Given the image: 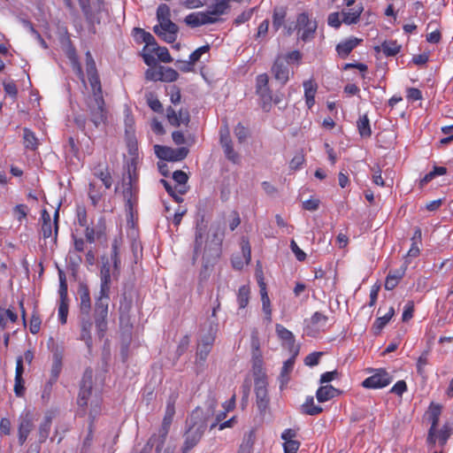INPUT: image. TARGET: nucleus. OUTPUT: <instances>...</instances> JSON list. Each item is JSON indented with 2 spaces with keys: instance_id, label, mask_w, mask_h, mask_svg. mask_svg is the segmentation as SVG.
Wrapping results in <instances>:
<instances>
[{
  "instance_id": "obj_3",
  "label": "nucleus",
  "mask_w": 453,
  "mask_h": 453,
  "mask_svg": "<svg viewBox=\"0 0 453 453\" xmlns=\"http://www.w3.org/2000/svg\"><path fill=\"white\" fill-rule=\"evenodd\" d=\"M177 393H172L169 395L166 402V407L162 425L158 432L159 434L158 435L153 434L148 441V445L151 444V446H155L156 453L161 452L165 441L166 440V436L168 434L170 426L175 415V403L177 402Z\"/></svg>"
},
{
  "instance_id": "obj_32",
  "label": "nucleus",
  "mask_w": 453,
  "mask_h": 453,
  "mask_svg": "<svg viewBox=\"0 0 453 453\" xmlns=\"http://www.w3.org/2000/svg\"><path fill=\"white\" fill-rule=\"evenodd\" d=\"M260 295L265 319L268 322H270L272 320V309L270 298L267 294L266 285H260Z\"/></svg>"
},
{
  "instance_id": "obj_38",
  "label": "nucleus",
  "mask_w": 453,
  "mask_h": 453,
  "mask_svg": "<svg viewBox=\"0 0 453 453\" xmlns=\"http://www.w3.org/2000/svg\"><path fill=\"white\" fill-rule=\"evenodd\" d=\"M18 319L17 313L11 309L0 308V327L4 329L7 326V322L11 321L15 323Z\"/></svg>"
},
{
  "instance_id": "obj_64",
  "label": "nucleus",
  "mask_w": 453,
  "mask_h": 453,
  "mask_svg": "<svg viewBox=\"0 0 453 453\" xmlns=\"http://www.w3.org/2000/svg\"><path fill=\"white\" fill-rule=\"evenodd\" d=\"M407 384L404 380H398L390 389V392L402 397V395L407 391Z\"/></svg>"
},
{
  "instance_id": "obj_61",
  "label": "nucleus",
  "mask_w": 453,
  "mask_h": 453,
  "mask_svg": "<svg viewBox=\"0 0 453 453\" xmlns=\"http://www.w3.org/2000/svg\"><path fill=\"white\" fill-rule=\"evenodd\" d=\"M184 22L189 27H197L201 26V20L198 12H193L186 16Z\"/></svg>"
},
{
  "instance_id": "obj_37",
  "label": "nucleus",
  "mask_w": 453,
  "mask_h": 453,
  "mask_svg": "<svg viewBox=\"0 0 453 453\" xmlns=\"http://www.w3.org/2000/svg\"><path fill=\"white\" fill-rule=\"evenodd\" d=\"M453 434V425L447 422L437 431L438 443L443 447Z\"/></svg>"
},
{
  "instance_id": "obj_40",
  "label": "nucleus",
  "mask_w": 453,
  "mask_h": 453,
  "mask_svg": "<svg viewBox=\"0 0 453 453\" xmlns=\"http://www.w3.org/2000/svg\"><path fill=\"white\" fill-rule=\"evenodd\" d=\"M402 46L396 41H384L382 42V52L386 57H394L401 50Z\"/></svg>"
},
{
  "instance_id": "obj_36",
  "label": "nucleus",
  "mask_w": 453,
  "mask_h": 453,
  "mask_svg": "<svg viewBox=\"0 0 453 453\" xmlns=\"http://www.w3.org/2000/svg\"><path fill=\"white\" fill-rule=\"evenodd\" d=\"M136 169H137V159L135 157H133L127 163V173H124V175H123L126 177L127 182L137 183L138 174L136 173Z\"/></svg>"
},
{
  "instance_id": "obj_33",
  "label": "nucleus",
  "mask_w": 453,
  "mask_h": 453,
  "mask_svg": "<svg viewBox=\"0 0 453 453\" xmlns=\"http://www.w3.org/2000/svg\"><path fill=\"white\" fill-rule=\"evenodd\" d=\"M357 127L361 137L369 138L372 135L370 121L366 114L359 117Z\"/></svg>"
},
{
  "instance_id": "obj_39",
  "label": "nucleus",
  "mask_w": 453,
  "mask_h": 453,
  "mask_svg": "<svg viewBox=\"0 0 453 453\" xmlns=\"http://www.w3.org/2000/svg\"><path fill=\"white\" fill-rule=\"evenodd\" d=\"M305 90V99L308 108H311L315 103V94L317 91V85L313 84L311 81H306L303 82Z\"/></svg>"
},
{
  "instance_id": "obj_35",
  "label": "nucleus",
  "mask_w": 453,
  "mask_h": 453,
  "mask_svg": "<svg viewBox=\"0 0 453 453\" xmlns=\"http://www.w3.org/2000/svg\"><path fill=\"white\" fill-rule=\"evenodd\" d=\"M286 15L287 12L284 7H274L273 14V27L275 31H278L284 24Z\"/></svg>"
},
{
  "instance_id": "obj_27",
  "label": "nucleus",
  "mask_w": 453,
  "mask_h": 453,
  "mask_svg": "<svg viewBox=\"0 0 453 453\" xmlns=\"http://www.w3.org/2000/svg\"><path fill=\"white\" fill-rule=\"evenodd\" d=\"M77 293L81 300V311L88 315L91 308V300L88 285H80Z\"/></svg>"
},
{
  "instance_id": "obj_15",
  "label": "nucleus",
  "mask_w": 453,
  "mask_h": 453,
  "mask_svg": "<svg viewBox=\"0 0 453 453\" xmlns=\"http://www.w3.org/2000/svg\"><path fill=\"white\" fill-rule=\"evenodd\" d=\"M327 322V316L319 311L314 312L305 326L307 335L315 337L319 332L325 330Z\"/></svg>"
},
{
  "instance_id": "obj_47",
  "label": "nucleus",
  "mask_w": 453,
  "mask_h": 453,
  "mask_svg": "<svg viewBox=\"0 0 453 453\" xmlns=\"http://www.w3.org/2000/svg\"><path fill=\"white\" fill-rule=\"evenodd\" d=\"M394 314H395V310L393 307H390L388 311L385 315L376 319V320L373 324V328L377 332H380V330H382L384 328V326L390 321V319H392Z\"/></svg>"
},
{
  "instance_id": "obj_22",
  "label": "nucleus",
  "mask_w": 453,
  "mask_h": 453,
  "mask_svg": "<svg viewBox=\"0 0 453 453\" xmlns=\"http://www.w3.org/2000/svg\"><path fill=\"white\" fill-rule=\"evenodd\" d=\"M362 42L363 39L350 37L345 41L339 42L336 45L335 50L341 58L345 59L351 53V51Z\"/></svg>"
},
{
  "instance_id": "obj_54",
  "label": "nucleus",
  "mask_w": 453,
  "mask_h": 453,
  "mask_svg": "<svg viewBox=\"0 0 453 453\" xmlns=\"http://www.w3.org/2000/svg\"><path fill=\"white\" fill-rule=\"evenodd\" d=\"M224 237V232L219 226H216L211 234V240L208 242L213 246L222 247V242Z\"/></svg>"
},
{
  "instance_id": "obj_63",
  "label": "nucleus",
  "mask_w": 453,
  "mask_h": 453,
  "mask_svg": "<svg viewBox=\"0 0 453 453\" xmlns=\"http://www.w3.org/2000/svg\"><path fill=\"white\" fill-rule=\"evenodd\" d=\"M145 78L150 81H161L160 65L147 69L145 72Z\"/></svg>"
},
{
  "instance_id": "obj_46",
  "label": "nucleus",
  "mask_w": 453,
  "mask_h": 453,
  "mask_svg": "<svg viewBox=\"0 0 453 453\" xmlns=\"http://www.w3.org/2000/svg\"><path fill=\"white\" fill-rule=\"evenodd\" d=\"M250 289L249 285H242L237 295V302L241 309L245 308L250 300Z\"/></svg>"
},
{
  "instance_id": "obj_49",
  "label": "nucleus",
  "mask_w": 453,
  "mask_h": 453,
  "mask_svg": "<svg viewBox=\"0 0 453 453\" xmlns=\"http://www.w3.org/2000/svg\"><path fill=\"white\" fill-rule=\"evenodd\" d=\"M146 100L149 107L155 112L163 113L164 108L161 102L157 99V97L154 95V93L150 92L146 95Z\"/></svg>"
},
{
  "instance_id": "obj_43",
  "label": "nucleus",
  "mask_w": 453,
  "mask_h": 453,
  "mask_svg": "<svg viewBox=\"0 0 453 453\" xmlns=\"http://www.w3.org/2000/svg\"><path fill=\"white\" fill-rule=\"evenodd\" d=\"M230 0H215L214 4L211 6L210 13L214 16H220L226 12L230 8Z\"/></svg>"
},
{
  "instance_id": "obj_16",
  "label": "nucleus",
  "mask_w": 453,
  "mask_h": 453,
  "mask_svg": "<svg viewBox=\"0 0 453 453\" xmlns=\"http://www.w3.org/2000/svg\"><path fill=\"white\" fill-rule=\"evenodd\" d=\"M166 119L173 127H178L180 124L188 126L190 122V114L188 109H180L177 113L172 106H168L166 108Z\"/></svg>"
},
{
  "instance_id": "obj_20",
  "label": "nucleus",
  "mask_w": 453,
  "mask_h": 453,
  "mask_svg": "<svg viewBox=\"0 0 453 453\" xmlns=\"http://www.w3.org/2000/svg\"><path fill=\"white\" fill-rule=\"evenodd\" d=\"M110 285H101L100 296L96 302L95 316H108Z\"/></svg>"
},
{
  "instance_id": "obj_57",
  "label": "nucleus",
  "mask_w": 453,
  "mask_h": 453,
  "mask_svg": "<svg viewBox=\"0 0 453 453\" xmlns=\"http://www.w3.org/2000/svg\"><path fill=\"white\" fill-rule=\"evenodd\" d=\"M342 21L346 25H353L359 22L358 14L351 13L350 11H342Z\"/></svg>"
},
{
  "instance_id": "obj_24",
  "label": "nucleus",
  "mask_w": 453,
  "mask_h": 453,
  "mask_svg": "<svg viewBox=\"0 0 453 453\" xmlns=\"http://www.w3.org/2000/svg\"><path fill=\"white\" fill-rule=\"evenodd\" d=\"M291 357L286 360L283 363V366L281 368L280 374L279 376L280 380V388L283 389L284 387L287 386V384L289 381V374L292 372L296 362V358L297 355H295L294 353H290Z\"/></svg>"
},
{
  "instance_id": "obj_7",
  "label": "nucleus",
  "mask_w": 453,
  "mask_h": 453,
  "mask_svg": "<svg viewBox=\"0 0 453 453\" xmlns=\"http://www.w3.org/2000/svg\"><path fill=\"white\" fill-rule=\"evenodd\" d=\"M222 249L219 246L205 244L203 255L202 270L200 272V280H207L214 265L218 263Z\"/></svg>"
},
{
  "instance_id": "obj_55",
  "label": "nucleus",
  "mask_w": 453,
  "mask_h": 453,
  "mask_svg": "<svg viewBox=\"0 0 453 453\" xmlns=\"http://www.w3.org/2000/svg\"><path fill=\"white\" fill-rule=\"evenodd\" d=\"M107 317L95 316V323L98 336L103 338L107 330Z\"/></svg>"
},
{
  "instance_id": "obj_9",
  "label": "nucleus",
  "mask_w": 453,
  "mask_h": 453,
  "mask_svg": "<svg viewBox=\"0 0 453 453\" xmlns=\"http://www.w3.org/2000/svg\"><path fill=\"white\" fill-rule=\"evenodd\" d=\"M18 422V441L22 446L35 428V415L33 411L30 410L22 411L19 416Z\"/></svg>"
},
{
  "instance_id": "obj_31",
  "label": "nucleus",
  "mask_w": 453,
  "mask_h": 453,
  "mask_svg": "<svg viewBox=\"0 0 453 453\" xmlns=\"http://www.w3.org/2000/svg\"><path fill=\"white\" fill-rule=\"evenodd\" d=\"M91 328L92 322L89 319H83L81 321L80 339L85 342L89 349L92 348Z\"/></svg>"
},
{
  "instance_id": "obj_21",
  "label": "nucleus",
  "mask_w": 453,
  "mask_h": 453,
  "mask_svg": "<svg viewBox=\"0 0 453 453\" xmlns=\"http://www.w3.org/2000/svg\"><path fill=\"white\" fill-rule=\"evenodd\" d=\"M272 73L274 78L280 81L283 85L286 84L289 79V69L285 64L282 56H278L272 66Z\"/></svg>"
},
{
  "instance_id": "obj_17",
  "label": "nucleus",
  "mask_w": 453,
  "mask_h": 453,
  "mask_svg": "<svg viewBox=\"0 0 453 453\" xmlns=\"http://www.w3.org/2000/svg\"><path fill=\"white\" fill-rule=\"evenodd\" d=\"M297 436V431L296 429L288 428L285 429L280 435L283 442V451L284 453H297L301 442L296 440Z\"/></svg>"
},
{
  "instance_id": "obj_56",
  "label": "nucleus",
  "mask_w": 453,
  "mask_h": 453,
  "mask_svg": "<svg viewBox=\"0 0 453 453\" xmlns=\"http://www.w3.org/2000/svg\"><path fill=\"white\" fill-rule=\"evenodd\" d=\"M428 364V351H424L417 360V372L426 377L425 366Z\"/></svg>"
},
{
  "instance_id": "obj_26",
  "label": "nucleus",
  "mask_w": 453,
  "mask_h": 453,
  "mask_svg": "<svg viewBox=\"0 0 453 453\" xmlns=\"http://www.w3.org/2000/svg\"><path fill=\"white\" fill-rule=\"evenodd\" d=\"M341 391L332 385L320 386L316 391V397L319 403H325L339 395Z\"/></svg>"
},
{
  "instance_id": "obj_62",
  "label": "nucleus",
  "mask_w": 453,
  "mask_h": 453,
  "mask_svg": "<svg viewBox=\"0 0 453 453\" xmlns=\"http://www.w3.org/2000/svg\"><path fill=\"white\" fill-rule=\"evenodd\" d=\"M282 58L288 64H299L302 60L303 55L299 50H293L287 53L285 56H282Z\"/></svg>"
},
{
  "instance_id": "obj_19",
  "label": "nucleus",
  "mask_w": 453,
  "mask_h": 453,
  "mask_svg": "<svg viewBox=\"0 0 453 453\" xmlns=\"http://www.w3.org/2000/svg\"><path fill=\"white\" fill-rule=\"evenodd\" d=\"M68 285H59V304H58V319L62 325H65L67 321L68 309H69V298H68Z\"/></svg>"
},
{
  "instance_id": "obj_30",
  "label": "nucleus",
  "mask_w": 453,
  "mask_h": 453,
  "mask_svg": "<svg viewBox=\"0 0 453 453\" xmlns=\"http://www.w3.org/2000/svg\"><path fill=\"white\" fill-rule=\"evenodd\" d=\"M170 7L165 4H161L157 9V19L160 27H166L169 23H173L171 19Z\"/></svg>"
},
{
  "instance_id": "obj_45",
  "label": "nucleus",
  "mask_w": 453,
  "mask_h": 453,
  "mask_svg": "<svg viewBox=\"0 0 453 453\" xmlns=\"http://www.w3.org/2000/svg\"><path fill=\"white\" fill-rule=\"evenodd\" d=\"M161 70V81L173 82L178 80L179 73L172 67L160 65Z\"/></svg>"
},
{
  "instance_id": "obj_6",
  "label": "nucleus",
  "mask_w": 453,
  "mask_h": 453,
  "mask_svg": "<svg viewBox=\"0 0 453 453\" xmlns=\"http://www.w3.org/2000/svg\"><path fill=\"white\" fill-rule=\"evenodd\" d=\"M89 119L97 128L107 121V110L104 96H89L86 100Z\"/></svg>"
},
{
  "instance_id": "obj_60",
  "label": "nucleus",
  "mask_w": 453,
  "mask_h": 453,
  "mask_svg": "<svg viewBox=\"0 0 453 453\" xmlns=\"http://www.w3.org/2000/svg\"><path fill=\"white\" fill-rule=\"evenodd\" d=\"M211 47L209 44L203 45L198 49H196L195 51H193L189 56V60L191 61V64H196L199 61L201 56L203 53H206L210 50Z\"/></svg>"
},
{
  "instance_id": "obj_48",
  "label": "nucleus",
  "mask_w": 453,
  "mask_h": 453,
  "mask_svg": "<svg viewBox=\"0 0 453 453\" xmlns=\"http://www.w3.org/2000/svg\"><path fill=\"white\" fill-rule=\"evenodd\" d=\"M256 441V431L254 429L250 430L243 437V441L241 444V450L250 452L252 449Z\"/></svg>"
},
{
  "instance_id": "obj_12",
  "label": "nucleus",
  "mask_w": 453,
  "mask_h": 453,
  "mask_svg": "<svg viewBox=\"0 0 453 453\" xmlns=\"http://www.w3.org/2000/svg\"><path fill=\"white\" fill-rule=\"evenodd\" d=\"M296 27H298V32L303 30L300 38L303 42H308L314 38L318 24L316 20L310 19L307 12H302L297 16Z\"/></svg>"
},
{
  "instance_id": "obj_51",
  "label": "nucleus",
  "mask_w": 453,
  "mask_h": 453,
  "mask_svg": "<svg viewBox=\"0 0 453 453\" xmlns=\"http://www.w3.org/2000/svg\"><path fill=\"white\" fill-rule=\"evenodd\" d=\"M134 36L137 39L140 38L142 42H145V44H153L154 43V36L140 27H134L133 29Z\"/></svg>"
},
{
  "instance_id": "obj_4",
  "label": "nucleus",
  "mask_w": 453,
  "mask_h": 453,
  "mask_svg": "<svg viewBox=\"0 0 453 453\" xmlns=\"http://www.w3.org/2000/svg\"><path fill=\"white\" fill-rule=\"evenodd\" d=\"M92 385H93V371L91 368H87L83 373L82 380L81 381L80 390L77 397L78 404V415L80 417H85L87 414V408H91V401L95 398H102L99 395H92ZM91 409L89 410V411Z\"/></svg>"
},
{
  "instance_id": "obj_53",
  "label": "nucleus",
  "mask_w": 453,
  "mask_h": 453,
  "mask_svg": "<svg viewBox=\"0 0 453 453\" xmlns=\"http://www.w3.org/2000/svg\"><path fill=\"white\" fill-rule=\"evenodd\" d=\"M62 370V361L61 358L58 356L55 357L51 370H50V381L56 382L59 377V374Z\"/></svg>"
},
{
  "instance_id": "obj_29",
  "label": "nucleus",
  "mask_w": 453,
  "mask_h": 453,
  "mask_svg": "<svg viewBox=\"0 0 453 453\" xmlns=\"http://www.w3.org/2000/svg\"><path fill=\"white\" fill-rule=\"evenodd\" d=\"M50 427L51 418L47 416L44 418L43 421L39 426L37 431L38 441L36 444H39L41 446V444L43 443L48 439L50 432Z\"/></svg>"
},
{
  "instance_id": "obj_28",
  "label": "nucleus",
  "mask_w": 453,
  "mask_h": 453,
  "mask_svg": "<svg viewBox=\"0 0 453 453\" xmlns=\"http://www.w3.org/2000/svg\"><path fill=\"white\" fill-rule=\"evenodd\" d=\"M301 410L303 413L310 416L319 415L323 411L321 406L315 404L312 395L306 397L304 403L301 406Z\"/></svg>"
},
{
  "instance_id": "obj_2",
  "label": "nucleus",
  "mask_w": 453,
  "mask_h": 453,
  "mask_svg": "<svg viewBox=\"0 0 453 453\" xmlns=\"http://www.w3.org/2000/svg\"><path fill=\"white\" fill-rule=\"evenodd\" d=\"M122 242L121 237L115 238L111 243V250L109 256L102 257L101 280L102 283H111V280H118L119 274V248Z\"/></svg>"
},
{
  "instance_id": "obj_1",
  "label": "nucleus",
  "mask_w": 453,
  "mask_h": 453,
  "mask_svg": "<svg viewBox=\"0 0 453 453\" xmlns=\"http://www.w3.org/2000/svg\"><path fill=\"white\" fill-rule=\"evenodd\" d=\"M188 428L184 434L181 453H188L201 441L206 427L207 418L202 408H196L188 420Z\"/></svg>"
},
{
  "instance_id": "obj_52",
  "label": "nucleus",
  "mask_w": 453,
  "mask_h": 453,
  "mask_svg": "<svg viewBox=\"0 0 453 453\" xmlns=\"http://www.w3.org/2000/svg\"><path fill=\"white\" fill-rule=\"evenodd\" d=\"M240 244L242 249V258L245 260L246 263H250L251 259V247L249 238L246 236H242Z\"/></svg>"
},
{
  "instance_id": "obj_23",
  "label": "nucleus",
  "mask_w": 453,
  "mask_h": 453,
  "mask_svg": "<svg viewBox=\"0 0 453 453\" xmlns=\"http://www.w3.org/2000/svg\"><path fill=\"white\" fill-rule=\"evenodd\" d=\"M101 412V400L99 398H95L91 401V411L88 412L89 417V426H88V434L85 439L84 444H89L93 439V429L94 423Z\"/></svg>"
},
{
  "instance_id": "obj_25",
  "label": "nucleus",
  "mask_w": 453,
  "mask_h": 453,
  "mask_svg": "<svg viewBox=\"0 0 453 453\" xmlns=\"http://www.w3.org/2000/svg\"><path fill=\"white\" fill-rule=\"evenodd\" d=\"M264 362L260 353H254L252 358V372L254 376V383L259 380L267 381V376L264 370Z\"/></svg>"
},
{
  "instance_id": "obj_14",
  "label": "nucleus",
  "mask_w": 453,
  "mask_h": 453,
  "mask_svg": "<svg viewBox=\"0 0 453 453\" xmlns=\"http://www.w3.org/2000/svg\"><path fill=\"white\" fill-rule=\"evenodd\" d=\"M275 331L278 338L281 341L282 345L288 349L289 353L298 355L300 346L296 343V338L293 333L280 324H276Z\"/></svg>"
},
{
  "instance_id": "obj_8",
  "label": "nucleus",
  "mask_w": 453,
  "mask_h": 453,
  "mask_svg": "<svg viewBox=\"0 0 453 453\" xmlns=\"http://www.w3.org/2000/svg\"><path fill=\"white\" fill-rule=\"evenodd\" d=\"M122 186L127 216L128 219H133L134 211L138 203L139 188L137 183L127 182L125 176L122 178Z\"/></svg>"
},
{
  "instance_id": "obj_50",
  "label": "nucleus",
  "mask_w": 453,
  "mask_h": 453,
  "mask_svg": "<svg viewBox=\"0 0 453 453\" xmlns=\"http://www.w3.org/2000/svg\"><path fill=\"white\" fill-rule=\"evenodd\" d=\"M151 52L157 56L159 61L163 63H171L173 62V58L169 53V50L166 47L157 46V48H152Z\"/></svg>"
},
{
  "instance_id": "obj_18",
  "label": "nucleus",
  "mask_w": 453,
  "mask_h": 453,
  "mask_svg": "<svg viewBox=\"0 0 453 453\" xmlns=\"http://www.w3.org/2000/svg\"><path fill=\"white\" fill-rule=\"evenodd\" d=\"M206 230H207V225L204 223V215H201L200 219H198L196 220V226L194 251H193V257H192L193 264H195L197 259L198 252L202 248L203 239L204 234L206 233Z\"/></svg>"
},
{
  "instance_id": "obj_11",
  "label": "nucleus",
  "mask_w": 453,
  "mask_h": 453,
  "mask_svg": "<svg viewBox=\"0 0 453 453\" xmlns=\"http://www.w3.org/2000/svg\"><path fill=\"white\" fill-rule=\"evenodd\" d=\"M393 380V377L385 369H377L375 372L364 380L362 387L369 389L383 388L388 386Z\"/></svg>"
},
{
  "instance_id": "obj_5",
  "label": "nucleus",
  "mask_w": 453,
  "mask_h": 453,
  "mask_svg": "<svg viewBox=\"0 0 453 453\" xmlns=\"http://www.w3.org/2000/svg\"><path fill=\"white\" fill-rule=\"evenodd\" d=\"M256 94L258 96L259 105L265 112H269L274 104H279L281 96L278 94L273 95L269 88V76L266 73L257 75L256 79Z\"/></svg>"
},
{
  "instance_id": "obj_13",
  "label": "nucleus",
  "mask_w": 453,
  "mask_h": 453,
  "mask_svg": "<svg viewBox=\"0 0 453 453\" xmlns=\"http://www.w3.org/2000/svg\"><path fill=\"white\" fill-rule=\"evenodd\" d=\"M255 384L256 405L260 415L264 416L269 410L270 397L268 395L267 381L259 380Z\"/></svg>"
},
{
  "instance_id": "obj_34",
  "label": "nucleus",
  "mask_w": 453,
  "mask_h": 453,
  "mask_svg": "<svg viewBox=\"0 0 453 453\" xmlns=\"http://www.w3.org/2000/svg\"><path fill=\"white\" fill-rule=\"evenodd\" d=\"M162 29L165 32L161 38L163 41L167 43H173L176 41L179 27L175 23H169L166 27H163Z\"/></svg>"
},
{
  "instance_id": "obj_10",
  "label": "nucleus",
  "mask_w": 453,
  "mask_h": 453,
  "mask_svg": "<svg viewBox=\"0 0 453 453\" xmlns=\"http://www.w3.org/2000/svg\"><path fill=\"white\" fill-rule=\"evenodd\" d=\"M154 150L158 158L169 162L181 161L187 157L189 152L186 147L173 149L163 145H155Z\"/></svg>"
},
{
  "instance_id": "obj_44",
  "label": "nucleus",
  "mask_w": 453,
  "mask_h": 453,
  "mask_svg": "<svg viewBox=\"0 0 453 453\" xmlns=\"http://www.w3.org/2000/svg\"><path fill=\"white\" fill-rule=\"evenodd\" d=\"M88 78L93 89L92 96H103L102 86L98 72L88 74Z\"/></svg>"
},
{
  "instance_id": "obj_58",
  "label": "nucleus",
  "mask_w": 453,
  "mask_h": 453,
  "mask_svg": "<svg viewBox=\"0 0 453 453\" xmlns=\"http://www.w3.org/2000/svg\"><path fill=\"white\" fill-rule=\"evenodd\" d=\"M256 7L250 8L249 10H246L242 12L240 15H238L235 19L234 20V24L236 26H239L241 24H243L244 22L250 20L253 15V12H255Z\"/></svg>"
},
{
  "instance_id": "obj_42",
  "label": "nucleus",
  "mask_w": 453,
  "mask_h": 453,
  "mask_svg": "<svg viewBox=\"0 0 453 453\" xmlns=\"http://www.w3.org/2000/svg\"><path fill=\"white\" fill-rule=\"evenodd\" d=\"M447 173V168L444 166H434L433 171L426 173L423 179L419 181L420 188H423L426 184L430 182L432 180H434L438 175H443Z\"/></svg>"
},
{
  "instance_id": "obj_41",
  "label": "nucleus",
  "mask_w": 453,
  "mask_h": 453,
  "mask_svg": "<svg viewBox=\"0 0 453 453\" xmlns=\"http://www.w3.org/2000/svg\"><path fill=\"white\" fill-rule=\"evenodd\" d=\"M23 133L24 145L26 149L31 150H36L38 146V140L35 137V134L27 127H25L23 129Z\"/></svg>"
},
{
  "instance_id": "obj_59",
  "label": "nucleus",
  "mask_w": 453,
  "mask_h": 453,
  "mask_svg": "<svg viewBox=\"0 0 453 453\" xmlns=\"http://www.w3.org/2000/svg\"><path fill=\"white\" fill-rule=\"evenodd\" d=\"M95 175L102 180L106 188H110L111 187L112 178L110 172L107 170L106 172L99 170L95 173Z\"/></svg>"
}]
</instances>
